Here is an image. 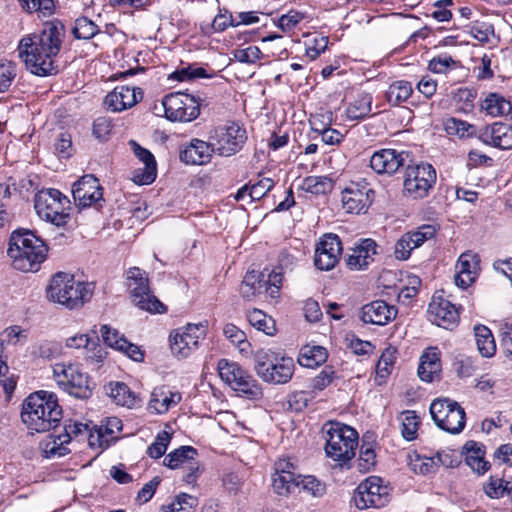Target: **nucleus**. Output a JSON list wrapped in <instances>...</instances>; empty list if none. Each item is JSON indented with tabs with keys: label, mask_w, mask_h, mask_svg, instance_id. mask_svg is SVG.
Returning a JSON list of instances; mask_svg holds the SVG:
<instances>
[{
	"label": "nucleus",
	"mask_w": 512,
	"mask_h": 512,
	"mask_svg": "<svg viewBox=\"0 0 512 512\" xmlns=\"http://www.w3.org/2000/svg\"><path fill=\"white\" fill-rule=\"evenodd\" d=\"M65 29L61 22H46L40 33L23 37L18 44V55L34 75L48 76L57 73L55 57L61 49Z\"/></svg>",
	"instance_id": "nucleus-1"
},
{
	"label": "nucleus",
	"mask_w": 512,
	"mask_h": 512,
	"mask_svg": "<svg viewBox=\"0 0 512 512\" xmlns=\"http://www.w3.org/2000/svg\"><path fill=\"white\" fill-rule=\"evenodd\" d=\"M62 419V408L54 393L37 391L25 398L21 420L28 430L44 433L58 426Z\"/></svg>",
	"instance_id": "nucleus-2"
},
{
	"label": "nucleus",
	"mask_w": 512,
	"mask_h": 512,
	"mask_svg": "<svg viewBox=\"0 0 512 512\" xmlns=\"http://www.w3.org/2000/svg\"><path fill=\"white\" fill-rule=\"evenodd\" d=\"M48 247L31 231L13 232L10 236L8 256L13 267L22 272H34L46 259Z\"/></svg>",
	"instance_id": "nucleus-3"
},
{
	"label": "nucleus",
	"mask_w": 512,
	"mask_h": 512,
	"mask_svg": "<svg viewBox=\"0 0 512 512\" xmlns=\"http://www.w3.org/2000/svg\"><path fill=\"white\" fill-rule=\"evenodd\" d=\"M93 284L77 280L74 275L57 272L47 286V298L69 310L79 309L93 294Z\"/></svg>",
	"instance_id": "nucleus-4"
},
{
	"label": "nucleus",
	"mask_w": 512,
	"mask_h": 512,
	"mask_svg": "<svg viewBox=\"0 0 512 512\" xmlns=\"http://www.w3.org/2000/svg\"><path fill=\"white\" fill-rule=\"evenodd\" d=\"M322 433L326 441L327 457L340 464L354 458L358 447V433L354 428L340 422L328 421L323 425Z\"/></svg>",
	"instance_id": "nucleus-5"
},
{
	"label": "nucleus",
	"mask_w": 512,
	"mask_h": 512,
	"mask_svg": "<svg viewBox=\"0 0 512 512\" xmlns=\"http://www.w3.org/2000/svg\"><path fill=\"white\" fill-rule=\"evenodd\" d=\"M253 359L258 377L270 384H286L294 374L295 363L291 357L261 348L254 352Z\"/></svg>",
	"instance_id": "nucleus-6"
},
{
	"label": "nucleus",
	"mask_w": 512,
	"mask_h": 512,
	"mask_svg": "<svg viewBox=\"0 0 512 512\" xmlns=\"http://www.w3.org/2000/svg\"><path fill=\"white\" fill-rule=\"evenodd\" d=\"M253 359L258 377L270 384H286L294 374L295 363L291 357L261 348L254 352Z\"/></svg>",
	"instance_id": "nucleus-7"
},
{
	"label": "nucleus",
	"mask_w": 512,
	"mask_h": 512,
	"mask_svg": "<svg viewBox=\"0 0 512 512\" xmlns=\"http://www.w3.org/2000/svg\"><path fill=\"white\" fill-rule=\"evenodd\" d=\"M53 377L63 391L75 398L87 399L92 395L90 378L78 365L57 363L53 366Z\"/></svg>",
	"instance_id": "nucleus-8"
},
{
	"label": "nucleus",
	"mask_w": 512,
	"mask_h": 512,
	"mask_svg": "<svg viewBox=\"0 0 512 512\" xmlns=\"http://www.w3.org/2000/svg\"><path fill=\"white\" fill-rule=\"evenodd\" d=\"M127 286L133 303L140 309L150 313H164L166 307L152 293L147 273L138 267L127 271Z\"/></svg>",
	"instance_id": "nucleus-9"
},
{
	"label": "nucleus",
	"mask_w": 512,
	"mask_h": 512,
	"mask_svg": "<svg viewBox=\"0 0 512 512\" xmlns=\"http://www.w3.org/2000/svg\"><path fill=\"white\" fill-rule=\"evenodd\" d=\"M68 204L69 200L57 189H44L35 195L34 207L39 217L56 226L67 223Z\"/></svg>",
	"instance_id": "nucleus-10"
},
{
	"label": "nucleus",
	"mask_w": 512,
	"mask_h": 512,
	"mask_svg": "<svg viewBox=\"0 0 512 512\" xmlns=\"http://www.w3.org/2000/svg\"><path fill=\"white\" fill-rule=\"evenodd\" d=\"M430 413L436 425L448 433L458 434L465 427V411L456 401L436 399L430 405Z\"/></svg>",
	"instance_id": "nucleus-11"
},
{
	"label": "nucleus",
	"mask_w": 512,
	"mask_h": 512,
	"mask_svg": "<svg viewBox=\"0 0 512 512\" xmlns=\"http://www.w3.org/2000/svg\"><path fill=\"white\" fill-rule=\"evenodd\" d=\"M436 182V171L430 164L409 165L405 170L403 192L411 199H423L428 196Z\"/></svg>",
	"instance_id": "nucleus-12"
},
{
	"label": "nucleus",
	"mask_w": 512,
	"mask_h": 512,
	"mask_svg": "<svg viewBox=\"0 0 512 512\" xmlns=\"http://www.w3.org/2000/svg\"><path fill=\"white\" fill-rule=\"evenodd\" d=\"M215 153L229 157L239 152L247 140L246 130L239 124L231 122L214 128L209 135Z\"/></svg>",
	"instance_id": "nucleus-13"
},
{
	"label": "nucleus",
	"mask_w": 512,
	"mask_h": 512,
	"mask_svg": "<svg viewBox=\"0 0 512 512\" xmlns=\"http://www.w3.org/2000/svg\"><path fill=\"white\" fill-rule=\"evenodd\" d=\"M202 101L200 97L176 92L165 96L162 105L170 121L190 122L199 116Z\"/></svg>",
	"instance_id": "nucleus-14"
},
{
	"label": "nucleus",
	"mask_w": 512,
	"mask_h": 512,
	"mask_svg": "<svg viewBox=\"0 0 512 512\" xmlns=\"http://www.w3.org/2000/svg\"><path fill=\"white\" fill-rule=\"evenodd\" d=\"M389 497L381 478L370 476L357 487L354 501L358 509L381 508L388 503Z\"/></svg>",
	"instance_id": "nucleus-15"
},
{
	"label": "nucleus",
	"mask_w": 512,
	"mask_h": 512,
	"mask_svg": "<svg viewBox=\"0 0 512 512\" xmlns=\"http://www.w3.org/2000/svg\"><path fill=\"white\" fill-rule=\"evenodd\" d=\"M206 336V328L202 324H187L183 328L176 329L170 335L171 351L178 358L188 357L199 346Z\"/></svg>",
	"instance_id": "nucleus-16"
},
{
	"label": "nucleus",
	"mask_w": 512,
	"mask_h": 512,
	"mask_svg": "<svg viewBox=\"0 0 512 512\" xmlns=\"http://www.w3.org/2000/svg\"><path fill=\"white\" fill-rule=\"evenodd\" d=\"M72 195L76 206L80 208L95 205L101 207L103 189L99 180L92 174L82 176L72 186Z\"/></svg>",
	"instance_id": "nucleus-17"
},
{
	"label": "nucleus",
	"mask_w": 512,
	"mask_h": 512,
	"mask_svg": "<svg viewBox=\"0 0 512 512\" xmlns=\"http://www.w3.org/2000/svg\"><path fill=\"white\" fill-rule=\"evenodd\" d=\"M343 247L336 234L324 235L315 249L314 264L319 270H332L340 260Z\"/></svg>",
	"instance_id": "nucleus-18"
},
{
	"label": "nucleus",
	"mask_w": 512,
	"mask_h": 512,
	"mask_svg": "<svg viewBox=\"0 0 512 512\" xmlns=\"http://www.w3.org/2000/svg\"><path fill=\"white\" fill-rule=\"evenodd\" d=\"M374 198V191L366 184L351 183L342 191V206L347 213H365Z\"/></svg>",
	"instance_id": "nucleus-19"
},
{
	"label": "nucleus",
	"mask_w": 512,
	"mask_h": 512,
	"mask_svg": "<svg viewBox=\"0 0 512 512\" xmlns=\"http://www.w3.org/2000/svg\"><path fill=\"white\" fill-rule=\"evenodd\" d=\"M197 450L191 446H181L170 452L164 459V465L170 469L187 468L189 472L183 480L192 484L196 480L199 465L195 461Z\"/></svg>",
	"instance_id": "nucleus-20"
},
{
	"label": "nucleus",
	"mask_w": 512,
	"mask_h": 512,
	"mask_svg": "<svg viewBox=\"0 0 512 512\" xmlns=\"http://www.w3.org/2000/svg\"><path fill=\"white\" fill-rule=\"evenodd\" d=\"M427 312L429 320L444 329L451 330L459 320L458 309L450 301L440 296H433Z\"/></svg>",
	"instance_id": "nucleus-21"
},
{
	"label": "nucleus",
	"mask_w": 512,
	"mask_h": 512,
	"mask_svg": "<svg viewBox=\"0 0 512 512\" xmlns=\"http://www.w3.org/2000/svg\"><path fill=\"white\" fill-rule=\"evenodd\" d=\"M377 254V243L370 238L362 239L355 247L348 250L345 262L349 269L359 271L368 267Z\"/></svg>",
	"instance_id": "nucleus-22"
},
{
	"label": "nucleus",
	"mask_w": 512,
	"mask_h": 512,
	"mask_svg": "<svg viewBox=\"0 0 512 512\" xmlns=\"http://www.w3.org/2000/svg\"><path fill=\"white\" fill-rule=\"evenodd\" d=\"M142 99V91L125 85L117 86L108 93L104 105L112 112H122Z\"/></svg>",
	"instance_id": "nucleus-23"
},
{
	"label": "nucleus",
	"mask_w": 512,
	"mask_h": 512,
	"mask_svg": "<svg viewBox=\"0 0 512 512\" xmlns=\"http://www.w3.org/2000/svg\"><path fill=\"white\" fill-rule=\"evenodd\" d=\"M479 263L480 260L477 254L470 251L462 253L455 265V285L462 289L469 287L478 276Z\"/></svg>",
	"instance_id": "nucleus-24"
},
{
	"label": "nucleus",
	"mask_w": 512,
	"mask_h": 512,
	"mask_svg": "<svg viewBox=\"0 0 512 512\" xmlns=\"http://www.w3.org/2000/svg\"><path fill=\"white\" fill-rule=\"evenodd\" d=\"M397 309L383 300L372 301L361 308V320L367 324L384 326L395 319Z\"/></svg>",
	"instance_id": "nucleus-25"
},
{
	"label": "nucleus",
	"mask_w": 512,
	"mask_h": 512,
	"mask_svg": "<svg viewBox=\"0 0 512 512\" xmlns=\"http://www.w3.org/2000/svg\"><path fill=\"white\" fill-rule=\"evenodd\" d=\"M135 156L143 163V168H138L133 172V181L139 185L151 184L157 175L156 161L153 154L141 147L134 140L130 141Z\"/></svg>",
	"instance_id": "nucleus-26"
},
{
	"label": "nucleus",
	"mask_w": 512,
	"mask_h": 512,
	"mask_svg": "<svg viewBox=\"0 0 512 512\" xmlns=\"http://www.w3.org/2000/svg\"><path fill=\"white\" fill-rule=\"evenodd\" d=\"M404 152H398L394 149H381L374 152L370 158V167L377 174H394L404 165Z\"/></svg>",
	"instance_id": "nucleus-27"
},
{
	"label": "nucleus",
	"mask_w": 512,
	"mask_h": 512,
	"mask_svg": "<svg viewBox=\"0 0 512 512\" xmlns=\"http://www.w3.org/2000/svg\"><path fill=\"white\" fill-rule=\"evenodd\" d=\"M479 139L493 147L508 150L512 148V126L506 123H494L485 127L479 135Z\"/></svg>",
	"instance_id": "nucleus-28"
},
{
	"label": "nucleus",
	"mask_w": 512,
	"mask_h": 512,
	"mask_svg": "<svg viewBox=\"0 0 512 512\" xmlns=\"http://www.w3.org/2000/svg\"><path fill=\"white\" fill-rule=\"evenodd\" d=\"M213 153H215V150L210 140L205 142L200 139H193L180 150V159L186 164L203 165L210 161Z\"/></svg>",
	"instance_id": "nucleus-29"
},
{
	"label": "nucleus",
	"mask_w": 512,
	"mask_h": 512,
	"mask_svg": "<svg viewBox=\"0 0 512 512\" xmlns=\"http://www.w3.org/2000/svg\"><path fill=\"white\" fill-rule=\"evenodd\" d=\"M182 399L178 391H172L167 386H159L153 389L148 402V410L156 414H164L171 407L176 406Z\"/></svg>",
	"instance_id": "nucleus-30"
},
{
	"label": "nucleus",
	"mask_w": 512,
	"mask_h": 512,
	"mask_svg": "<svg viewBox=\"0 0 512 512\" xmlns=\"http://www.w3.org/2000/svg\"><path fill=\"white\" fill-rule=\"evenodd\" d=\"M418 376L422 381L433 382L440 379L441 362L440 352L437 348H429L420 357Z\"/></svg>",
	"instance_id": "nucleus-31"
},
{
	"label": "nucleus",
	"mask_w": 512,
	"mask_h": 512,
	"mask_svg": "<svg viewBox=\"0 0 512 512\" xmlns=\"http://www.w3.org/2000/svg\"><path fill=\"white\" fill-rule=\"evenodd\" d=\"M466 464L477 474L482 475L490 468L485 460V446L476 441H467L463 446Z\"/></svg>",
	"instance_id": "nucleus-32"
},
{
	"label": "nucleus",
	"mask_w": 512,
	"mask_h": 512,
	"mask_svg": "<svg viewBox=\"0 0 512 512\" xmlns=\"http://www.w3.org/2000/svg\"><path fill=\"white\" fill-rule=\"evenodd\" d=\"M481 107L483 110L486 111L487 114L493 117L507 116L512 114L511 102L507 100L504 96L497 93L489 94L484 99Z\"/></svg>",
	"instance_id": "nucleus-33"
},
{
	"label": "nucleus",
	"mask_w": 512,
	"mask_h": 512,
	"mask_svg": "<svg viewBox=\"0 0 512 512\" xmlns=\"http://www.w3.org/2000/svg\"><path fill=\"white\" fill-rule=\"evenodd\" d=\"M474 336L479 353L486 358L492 357L496 352V344L491 330L484 325H476Z\"/></svg>",
	"instance_id": "nucleus-34"
},
{
	"label": "nucleus",
	"mask_w": 512,
	"mask_h": 512,
	"mask_svg": "<svg viewBox=\"0 0 512 512\" xmlns=\"http://www.w3.org/2000/svg\"><path fill=\"white\" fill-rule=\"evenodd\" d=\"M107 393L117 405L131 408L137 402L135 393L122 382L110 383L107 386Z\"/></svg>",
	"instance_id": "nucleus-35"
},
{
	"label": "nucleus",
	"mask_w": 512,
	"mask_h": 512,
	"mask_svg": "<svg viewBox=\"0 0 512 512\" xmlns=\"http://www.w3.org/2000/svg\"><path fill=\"white\" fill-rule=\"evenodd\" d=\"M272 487L276 494L288 496L295 489L300 488V475L295 473L273 474Z\"/></svg>",
	"instance_id": "nucleus-36"
},
{
	"label": "nucleus",
	"mask_w": 512,
	"mask_h": 512,
	"mask_svg": "<svg viewBox=\"0 0 512 512\" xmlns=\"http://www.w3.org/2000/svg\"><path fill=\"white\" fill-rule=\"evenodd\" d=\"M326 349L321 346H305L300 350L298 363L307 368H315L326 361Z\"/></svg>",
	"instance_id": "nucleus-37"
},
{
	"label": "nucleus",
	"mask_w": 512,
	"mask_h": 512,
	"mask_svg": "<svg viewBox=\"0 0 512 512\" xmlns=\"http://www.w3.org/2000/svg\"><path fill=\"white\" fill-rule=\"evenodd\" d=\"M263 278V273L256 271L247 272L240 286L241 296L247 300H251L256 295L262 294Z\"/></svg>",
	"instance_id": "nucleus-38"
},
{
	"label": "nucleus",
	"mask_w": 512,
	"mask_h": 512,
	"mask_svg": "<svg viewBox=\"0 0 512 512\" xmlns=\"http://www.w3.org/2000/svg\"><path fill=\"white\" fill-rule=\"evenodd\" d=\"M218 373L220 378L232 389L234 384L247 374L237 363L229 362L227 359H221L218 362Z\"/></svg>",
	"instance_id": "nucleus-39"
},
{
	"label": "nucleus",
	"mask_w": 512,
	"mask_h": 512,
	"mask_svg": "<svg viewBox=\"0 0 512 512\" xmlns=\"http://www.w3.org/2000/svg\"><path fill=\"white\" fill-rule=\"evenodd\" d=\"M248 321L252 327L262 331L268 336L276 333L275 320L259 309H253L247 315Z\"/></svg>",
	"instance_id": "nucleus-40"
},
{
	"label": "nucleus",
	"mask_w": 512,
	"mask_h": 512,
	"mask_svg": "<svg viewBox=\"0 0 512 512\" xmlns=\"http://www.w3.org/2000/svg\"><path fill=\"white\" fill-rule=\"evenodd\" d=\"M372 96L368 93L359 94L346 109L348 118L358 120L366 117L371 112Z\"/></svg>",
	"instance_id": "nucleus-41"
},
{
	"label": "nucleus",
	"mask_w": 512,
	"mask_h": 512,
	"mask_svg": "<svg viewBox=\"0 0 512 512\" xmlns=\"http://www.w3.org/2000/svg\"><path fill=\"white\" fill-rule=\"evenodd\" d=\"M413 88L410 82L399 80L390 84L386 97L387 101L391 105H399L400 103L406 101L412 94Z\"/></svg>",
	"instance_id": "nucleus-42"
},
{
	"label": "nucleus",
	"mask_w": 512,
	"mask_h": 512,
	"mask_svg": "<svg viewBox=\"0 0 512 512\" xmlns=\"http://www.w3.org/2000/svg\"><path fill=\"white\" fill-rule=\"evenodd\" d=\"M69 442H63L60 440V435H48L41 443L40 448L44 457L53 458V457H62L67 455L70 450L67 448L66 444Z\"/></svg>",
	"instance_id": "nucleus-43"
},
{
	"label": "nucleus",
	"mask_w": 512,
	"mask_h": 512,
	"mask_svg": "<svg viewBox=\"0 0 512 512\" xmlns=\"http://www.w3.org/2000/svg\"><path fill=\"white\" fill-rule=\"evenodd\" d=\"M302 188L311 194H326L333 189V181L327 176H308L303 180Z\"/></svg>",
	"instance_id": "nucleus-44"
},
{
	"label": "nucleus",
	"mask_w": 512,
	"mask_h": 512,
	"mask_svg": "<svg viewBox=\"0 0 512 512\" xmlns=\"http://www.w3.org/2000/svg\"><path fill=\"white\" fill-rule=\"evenodd\" d=\"M31 353L34 357L50 360L61 355L62 346L57 341L42 340L33 346Z\"/></svg>",
	"instance_id": "nucleus-45"
},
{
	"label": "nucleus",
	"mask_w": 512,
	"mask_h": 512,
	"mask_svg": "<svg viewBox=\"0 0 512 512\" xmlns=\"http://www.w3.org/2000/svg\"><path fill=\"white\" fill-rule=\"evenodd\" d=\"M233 390L242 393L249 399H260L263 395L260 385L248 373L234 384Z\"/></svg>",
	"instance_id": "nucleus-46"
},
{
	"label": "nucleus",
	"mask_w": 512,
	"mask_h": 512,
	"mask_svg": "<svg viewBox=\"0 0 512 512\" xmlns=\"http://www.w3.org/2000/svg\"><path fill=\"white\" fill-rule=\"evenodd\" d=\"M311 129L321 136L322 141L327 145H338L342 142L344 136L341 132L329 126L318 127V118L310 119Z\"/></svg>",
	"instance_id": "nucleus-47"
},
{
	"label": "nucleus",
	"mask_w": 512,
	"mask_h": 512,
	"mask_svg": "<svg viewBox=\"0 0 512 512\" xmlns=\"http://www.w3.org/2000/svg\"><path fill=\"white\" fill-rule=\"evenodd\" d=\"M72 32L77 39L89 40L98 33V26L87 17H80L76 19Z\"/></svg>",
	"instance_id": "nucleus-48"
},
{
	"label": "nucleus",
	"mask_w": 512,
	"mask_h": 512,
	"mask_svg": "<svg viewBox=\"0 0 512 512\" xmlns=\"http://www.w3.org/2000/svg\"><path fill=\"white\" fill-rule=\"evenodd\" d=\"M401 421L403 437L408 441L414 440L420 425V418L414 411H405L401 414Z\"/></svg>",
	"instance_id": "nucleus-49"
},
{
	"label": "nucleus",
	"mask_w": 512,
	"mask_h": 512,
	"mask_svg": "<svg viewBox=\"0 0 512 512\" xmlns=\"http://www.w3.org/2000/svg\"><path fill=\"white\" fill-rule=\"evenodd\" d=\"M16 75V64L7 59H0V93L10 88Z\"/></svg>",
	"instance_id": "nucleus-50"
},
{
	"label": "nucleus",
	"mask_w": 512,
	"mask_h": 512,
	"mask_svg": "<svg viewBox=\"0 0 512 512\" xmlns=\"http://www.w3.org/2000/svg\"><path fill=\"white\" fill-rule=\"evenodd\" d=\"M445 129L449 134L459 137H472L476 134V127L464 120L450 118L445 124Z\"/></svg>",
	"instance_id": "nucleus-51"
},
{
	"label": "nucleus",
	"mask_w": 512,
	"mask_h": 512,
	"mask_svg": "<svg viewBox=\"0 0 512 512\" xmlns=\"http://www.w3.org/2000/svg\"><path fill=\"white\" fill-rule=\"evenodd\" d=\"M436 227L431 224H426L418 227L416 230L409 231L406 234V238L413 243V247L417 248L421 246L426 240L433 238L436 234Z\"/></svg>",
	"instance_id": "nucleus-52"
},
{
	"label": "nucleus",
	"mask_w": 512,
	"mask_h": 512,
	"mask_svg": "<svg viewBox=\"0 0 512 512\" xmlns=\"http://www.w3.org/2000/svg\"><path fill=\"white\" fill-rule=\"evenodd\" d=\"M196 502V498L188 494H181L171 504L163 506L162 512H193Z\"/></svg>",
	"instance_id": "nucleus-53"
},
{
	"label": "nucleus",
	"mask_w": 512,
	"mask_h": 512,
	"mask_svg": "<svg viewBox=\"0 0 512 512\" xmlns=\"http://www.w3.org/2000/svg\"><path fill=\"white\" fill-rule=\"evenodd\" d=\"M313 497H322L326 493V485L315 476L300 475V488Z\"/></svg>",
	"instance_id": "nucleus-54"
},
{
	"label": "nucleus",
	"mask_w": 512,
	"mask_h": 512,
	"mask_svg": "<svg viewBox=\"0 0 512 512\" xmlns=\"http://www.w3.org/2000/svg\"><path fill=\"white\" fill-rule=\"evenodd\" d=\"M171 441V435L167 431H161L157 434L154 442L147 448V454L154 459L163 456Z\"/></svg>",
	"instance_id": "nucleus-55"
},
{
	"label": "nucleus",
	"mask_w": 512,
	"mask_h": 512,
	"mask_svg": "<svg viewBox=\"0 0 512 512\" xmlns=\"http://www.w3.org/2000/svg\"><path fill=\"white\" fill-rule=\"evenodd\" d=\"M21 7L29 12H40L44 16H49L55 8L53 0H19Z\"/></svg>",
	"instance_id": "nucleus-56"
},
{
	"label": "nucleus",
	"mask_w": 512,
	"mask_h": 512,
	"mask_svg": "<svg viewBox=\"0 0 512 512\" xmlns=\"http://www.w3.org/2000/svg\"><path fill=\"white\" fill-rule=\"evenodd\" d=\"M103 431L104 429H99L98 426H94V430L88 428V433L84 438L87 439L90 448L103 451L110 446V438Z\"/></svg>",
	"instance_id": "nucleus-57"
},
{
	"label": "nucleus",
	"mask_w": 512,
	"mask_h": 512,
	"mask_svg": "<svg viewBox=\"0 0 512 512\" xmlns=\"http://www.w3.org/2000/svg\"><path fill=\"white\" fill-rule=\"evenodd\" d=\"M89 426L87 424L81 422H73L69 424H65L64 433L60 434V440L63 442H70L73 439L79 438L85 439L88 433Z\"/></svg>",
	"instance_id": "nucleus-58"
},
{
	"label": "nucleus",
	"mask_w": 512,
	"mask_h": 512,
	"mask_svg": "<svg viewBox=\"0 0 512 512\" xmlns=\"http://www.w3.org/2000/svg\"><path fill=\"white\" fill-rule=\"evenodd\" d=\"M396 351L394 349H386L380 356L376 366V373L380 377H386L393 367L396 360Z\"/></svg>",
	"instance_id": "nucleus-59"
},
{
	"label": "nucleus",
	"mask_w": 512,
	"mask_h": 512,
	"mask_svg": "<svg viewBox=\"0 0 512 512\" xmlns=\"http://www.w3.org/2000/svg\"><path fill=\"white\" fill-rule=\"evenodd\" d=\"M262 56L261 50L257 46H249L234 51V58L246 64H253Z\"/></svg>",
	"instance_id": "nucleus-60"
},
{
	"label": "nucleus",
	"mask_w": 512,
	"mask_h": 512,
	"mask_svg": "<svg viewBox=\"0 0 512 512\" xmlns=\"http://www.w3.org/2000/svg\"><path fill=\"white\" fill-rule=\"evenodd\" d=\"M433 457L416 456L415 460L410 462L411 469L418 474L426 475L436 472Z\"/></svg>",
	"instance_id": "nucleus-61"
},
{
	"label": "nucleus",
	"mask_w": 512,
	"mask_h": 512,
	"mask_svg": "<svg viewBox=\"0 0 512 512\" xmlns=\"http://www.w3.org/2000/svg\"><path fill=\"white\" fill-rule=\"evenodd\" d=\"M274 186L270 178H263L249 187V196L252 200H259L264 197Z\"/></svg>",
	"instance_id": "nucleus-62"
},
{
	"label": "nucleus",
	"mask_w": 512,
	"mask_h": 512,
	"mask_svg": "<svg viewBox=\"0 0 512 512\" xmlns=\"http://www.w3.org/2000/svg\"><path fill=\"white\" fill-rule=\"evenodd\" d=\"M335 378V371L332 367L326 366L324 369L313 378L312 387L316 390H323L329 386Z\"/></svg>",
	"instance_id": "nucleus-63"
},
{
	"label": "nucleus",
	"mask_w": 512,
	"mask_h": 512,
	"mask_svg": "<svg viewBox=\"0 0 512 512\" xmlns=\"http://www.w3.org/2000/svg\"><path fill=\"white\" fill-rule=\"evenodd\" d=\"M507 489V486L503 484V480L496 477H490L488 483L484 486L486 495L496 499L502 497Z\"/></svg>",
	"instance_id": "nucleus-64"
}]
</instances>
